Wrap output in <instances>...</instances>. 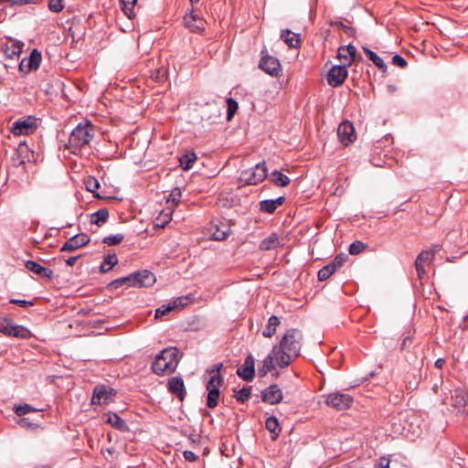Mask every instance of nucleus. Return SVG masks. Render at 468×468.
<instances>
[{
  "instance_id": "72a5a7b5",
  "label": "nucleus",
  "mask_w": 468,
  "mask_h": 468,
  "mask_svg": "<svg viewBox=\"0 0 468 468\" xmlns=\"http://www.w3.org/2000/svg\"><path fill=\"white\" fill-rule=\"evenodd\" d=\"M118 263V258L115 253L107 255L101 264L100 271L102 273L108 272Z\"/></svg>"
},
{
  "instance_id": "393cba45",
  "label": "nucleus",
  "mask_w": 468,
  "mask_h": 468,
  "mask_svg": "<svg viewBox=\"0 0 468 468\" xmlns=\"http://www.w3.org/2000/svg\"><path fill=\"white\" fill-rule=\"evenodd\" d=\"M281 38L288 45L289 48H296L300 46V35L292 33L289 29L282 30Z\"/></svg>"
},
{
  "instance_id": "774afa93",
  "label": "nucleus",
  "mask_w": 468,
  "mask_h": 468,
  "mask_svg": "<svg viewBox=\"0 0 468 468\" xmlns=\"http://www.w3.org/2000/svg\"><path fill=\"white\" fill-rule=\"evenodd\" d=\"M24 61H25V59H23V60L20 62V64H19V68H20V69H21V70L23 69Z\"/></svg>"
},
{
  "instance_id": "5fc2aeb1",
  "label": "nucleus",
  "mask_w": 468,
  "mask_h": 468,
  "mask_svg": "<svg viewBox=\"0 0 468 468\" xmlns=\"http://www.w3.org/2000/svg\"><path fill=\"white\" fill-rule=\"evenodd\" d=\"M10 303H14V304H17V305H19L21 307H24V308H27V307L34 305V302L26 301V300H18V299H11Z\"/></svg>"
},
{
  "instance_id": "e2e57ef3",
  "label": "nucleus",
  "mask_w": 468,
  "mask_h": 468,
  "mask_svg": "<svg viewBox=\"0 0 468 468\" xmlns=\"http://www.w3.org/2000/svg\"><path fill=\"white\" fill-rule=\"evenodd\" d=\"M389 461L382 459L377 468H388Z\"/></svg>"
},
{
  "instance_id": "603ef678",
  "label": "nucleus",
  "mask_w": 468,
  "mask_h": 468,
  "mask_svg": "<svg viewBox=\"0 0 468 468\" xmlns=\"http://www.w3.org/2000/svg\"><path fill=\"white\" fill-rule=\"evenodd\" d=\"M173 310V307L171 306V303H168L166 305H162L161 307L157 308L155 311V317H161L166 314H168L170 311Z\"/></svg>"
},
{
  "instance_id": "8fccbe9b",
  "label": "nucleus",
  "mask_w": 468,
  "mask_h": 468,
  "mask_svg": "<svg viewBox=\"0 0 468 468\" xmlns=\"http://www.w3.org/2000/svg\"><path fill=\"white\" fill-rule=\"evenodd\" d=\"M181 197V190L179 188H175L169 195L167 198V202H172L173 204H178Z\"/></svg>"
},
{
  "instance_id": "f03ea898",
  "label": "nucleus",
  "mask_w": 468,
  "mask_h": 468,
  "mask_svg": "<svg viewBox=\"0 0 468 468\" xmlns=\"http://www.w3.org/2000/svg\"><path fill=\"white\" fill-rule=\"evenodd\" d=\"M178 351L175 347L162 350L154 358L152 364L153 371L161 375L163 373H173L178 365Z\"/></svg>"
},
{
  "instance_id": "5701e85b",
  "label": "nucleus",
  "mask_w": 468,
  "mask_h": 468,
  "mask_svg": "<svg viewBox=\"0 0 468 468\" xmlns=\"http://www.w3.org/2000/svg\"><path fill=\"white\" fill-rule=\"evenodd\" d=\"M285 201L284 197H279L276 199H265L260 202V210L268 214H272L278 206H282Z\"/></svg>"
},
{
  "instance_id": "3c124183",
  "label": "nucleus",
  "mask_w": 468,
  "mask_h": 468,
  "mask_svg": "<svg viewBox=\"0 0 468 468\" xmlns=\"http://www.w3.org/2000/svg\"><path fill=\"white\" fill-rule=\"evenodd\" d=\"M392 64L401 69L406 68L408 65L406 59L399 55L393 56Z\"/></svg>"
},
{
  "instance_id": "f257e3e1",
  "label": "nucleus",
  "mask_w": 468,
  "mask_h": 468,
  "mask_svg": "<svg viewBox=\"0 0 468 468\" xmlns=\"http://www.w3.org/2000/svg\"><path fill=\"white\" fill-rule=\"evenodd\" d=\"M303 333L299 329H288L282 337L278 346H274V353H278L277 365L283 368L288 367L300 356L302 348Z\"/></svg>"
},
{
  "instance_id": "f8f14e48",
  "label": "nucleus",
  "mask_w": 468,
  "mask_h": 468,
  "mask_svg": "<svg viewBox=\"0 0 468 468\" xmlns=\"http://www.w3.org/2000/svg\"><path fill=\"white\" fill-rule=\"evenodd\" d=\"M261 400L270 405H275L282 401V391L277 384H271L268 388L261 390Z\"/></svg>"
},
{
  "instance_id": "6e6552de",
  "label": "nucleus",
  "mask_w": 468,
  "mask_h": 468,
  "mask_svg": "<svg viewBox=\"0 0 468 468\" xmlns=\"http://www.w3.org/2000/svg\"><path fill=\"white\" fill-rule=\"evenodd\" d=\"M0 332L15 337L27 338L29 332L22 325L15 324L6 317L0 318Z\"/></svg>"
},
{
  "instance_id": "338daca9",
  "label": "nucleus",
  "mask_w": 468,
  "mask_h": 468,
  "mask_svg": "<svg viewBox=\"0 0 468 468\" xmlns=\"http://www.w3.org/2000/svg\"><path fill=\"white\" fill-rule=\"evenodd\" d=\"M409 340H410V337H406V338L403 340V342H402V344H401V348H402V349L406 348V346H407V342H408Z\"/></svg>"
},
{
  "instance_id": "680f3d73",
  "label": "nucleus",
  "mask_w": 468,
  "mask_h": 468,
  "mask_svg": "<svg viewBox=\"0 0 468 468\" xmlns=\"http://www.w3.org/2000/svg\"><path fill=\"white\" fill-rule=\"evenodd\" d=\"M28 149L25 143H20L18 145V154H23L25 153H27Z\"/></svg>"
},
{
  "instance_id": "4d7b16f0",
  "label": "nucleus",
  "mask_w": 468,
  "mask_h": 468,
  "mask_svg": "<svg viewBox=\"0 0 468 468\" xmlns=\"http://www.w3.org/2000/svg\"><path fill=\"white\" fill-rule=\"evenodd\" d=\"M184 458L188 462H195L198 459V456L194 453L192 451H184L183 452Z\"/></svg>"
},
{
  "instance_id": "bf43d9fd",
  "label": "nucleus",
  "mask_w": 468,
  "mask_h": 468,
  "mask_svg": "<svg viewBox=\"0 0 468 468\" xmlns=\"http://www.w3.org/2000/svg\"><path fill=\"white\" fill-rule=\"evenodd\" d=\"M80 256H81V255L69 257V259H67V260H66V263H67V265H69V266H73V265L76 263L77 260H78L79 258H80Z\"/></svg>"
},
{
  "instance_id": "864d4df0",
  "label": "nucleus",
  "mask_w": 468,
  "mask_h": 468,
  "mask_svg": "<svg viewBox=\"0 0 468 468\" xmlns=\"http://www.w3.org/2000/svg\"><path fill=\"white\" fill-rule=\"evenodd\" d=\"M229 236V230H220L217 229L215 232H213V239L215 240H224Z\"/></svg>"
},
{
  "instance_id": "6ab92c4d",
  "label": "nucleus",
  "mask_w": 468,
  "mask_h": 468,
  "mask_svg": "<svg viewBox=\"0 0 468 468\" xmlns=\"http://www.w3.org/2000/svg\"><path fill=\"white\" fill-rule=\"evenodd\" d=\"M184 22L186 27L193 32H201L205 29L206 21L195 14L194 10L185 16Z\"/></svg>"
},
{
  "instance_id": "b1692460",
  "label": "nucleus",
  "mask_w": 468,
  "mask_h": 468,
  "mask_svg": "<svg viewBox=\"0 0 468 468\" xmlns=\"http://www.w3.org/2000/svg\"><path fill=\"white\" fill-rule=\"evenodd\" d=\"M278 353H274V347L271 352L262 361V367L259 368V376L265 377L268 372L275 368L273 361L277 362Z\"/></svg>"
},
{
  "instance_id": "79ce46f5",
  "label": "nucleus",
  "mask_w": 468,
  "mask_h": 468,
  "mask_svg": "<svg viewBox=\"0 0 468 468\" xmlns=\"http://www.w3.org/2000/svg\"><path fill=\"white\" fill-rule=\"evenodd\" d=\"M124 239L122 234L110 235L103 238L102 242L108 246H114L121 243Z\"/></svg>"
},
{
  "instance_id": "052dcab7",
  "label": "nucleus",
  "mask_w": 468,
  "mask_h": 468,
  "mask_svg": "<svg viewBox=\"0 0 468 468\" xmlns=\"http://www.w3.org/2000/svg\"><path fill=\"white\" fill-rule=\"evenodd\" d=\"M22 427H31L33 424L28 418H22L18 422Z\"/></svg>"
},
{
  "instance_id": "69168bd1",
  "label": "nucleus",
  "mask_w": 468,
  "mask_h": 468,
  "mask_svg": "<svg viewBox=\"0 0 468 468\" xmlns=\"http://www.w3.org/2000/svg\"><path fill=\"white\" fill-rule=\"evenodd\" d=\"M441 247L440 245H433L429 251L432 252V257H433L436 252L441 250Z\"/></svg>"
},
{
  "instance_id": "09e8293b",
  "label": "nucleus",
  "mask_w": 468,
  "mask_h": 468,
  "mask_svg": "<svg viewBox=\"0 0 468 468\" xmlns=\"http://www.w3.org/2000/svg\"><path fill=\"white\" fill-rule=\"evenodd\" d=\"M48 8L55 13L60 12L64 8L63 0H49Z\"/></svg>"
},
{
  "instance_id": "7ed1b4c3",
  "label": "nucleus",
  "mask_w": 468,
  "mask_h": 468,
  "mask_svg": "<svg viewBox=\"0 0 468 468\" xmlns=\"http://www.w3.org/2000/svg\"><path fill=\"white\" fill-rule=\"evenodd\" d=\"M92 125L90 122L80 123L70 133L67 147L71 153L76 154L83 146L90 144L93 138Z\"/></svg>"
},
{
  "instance_id": "37998d69",
  "label": "nucleus",
  "mask_w": 468,
  "mask_h": 468,
  "mask_svg": "<svg viewBox=\"0 0 468 468\" xmlns=\"http://www.w3.org/2000/svg\"><path fill=\"white\" fill-rule=\"evenodd\" d=\"M14 411L17 416H24L27 413L35 412L37 410L28 404H23L15 406Z\"/></svg>"
},
{
  "instance_id": "58836bf2",
  "label": "nucleus",
  "mask_w": 468,
  "mask_h": 468,
  "mask_svg": "<svg viewBox=\"0 0 468 468\" xmlns=\"http://www.w3.org/2000/svg\"><path fill=\"white\" fill-rule=\"evenodd\" d=\"M122 3V9L127 17L132 18L134 16L133 8L138 0H120Z\"/></svg>"
},
{
  "instance_id": "c9c22d12",
  "label": "nucleus",
  "mask_w": 468,
  "mask_h": 468,
  "mask_svg": "<svg viewBox=\"0 0 468 468\" xmlns=\"http://www.w3.org/2000/svg\"><path fill=\"white\" fill-rule=\"evenodd\" d=\"M21 52V48L16 43L5 46L3 49L4 56L8 59H17Z\"/></svg>"
},
{
  "instance_id": "aec40b11",
  "label": "nucleus",
  "mask_w": 468,
  "mask_h": 468,
  "mask_svg": "<svg viewBox=\"0 0 468 468\" xmlns=\"http://www.w3.org/2000/svg\"><path fill=\"white\" fill-rule=\"evenodd\" d=\"M25 267L31 272L38 275L42 278H47L48 280H51L54 276V272L52 270L48 268H45L41 266L39 263L34 261H27L25 263Z\"/></svg>"
},
{
  "instance_id": "412c9836",
  "label": "nucleus",
  "mask_w": 468,
  "mask_h": 468,
  "mask_svg": "<svg viewBox=\"0 0 468 468\" xmlns=\"http://www.w3.org/2000/svg\"><path fill=\"white\" fill-rule=\"evenodd\" d=\"M432 252L422 250L415 261V268L420 279L425 274V265L430 264L432 261Z\"/></svg>"
},
{
  "instance_id": "cd10ccee",
  "label": "nucleus",
  "mask_w": 468,
  "mask_h": 468,
  "mask_svg": "<svg viewBox=\"0 0 468 468\" xmlns=\"http://www.w3.org/2000/svg\"><path fill=\"white\" fill-rule=\"evenodd\" d=\"M106 422L121 431L128 430L126 422L116 413H109Z\"/></svg>"
},
{
  "instance_id": "2eb2a0df",
  "label": "nucleus",
  "mask_w": 468,
  "mask_h": 468,
  "mask_svg": "<svg viewBox=\"0 0 468 468\" xmlns=\"http://www.w3.org/2000/svg\"><path fill=\"white\" fill-rule=\"evenodd\" d=\"M237 375L245 381H252L255 377V363L251 354L247 356L243 365L237 369Z\"/></svg>"
},
{
  "instance_id": "20e7f679",
  "label": "nucleus",
  "mask_w": 468,
  "mask_h": 468,
  "mask_svg": "<svg viewBox=\"0 0 468 468\" xmlns=\"http://www.w3.org/2000/svg\"><path fill=\"white\" fill-rule=\"evenodd\" d=\"M122 284L130 287H149L155 282V276L147 270L135 271L128 276L121 277Z\"/></svg>"
},
{
  "instance_id": "bb28decb",
  "label": "nucleus",
  "mask_w": 468,
  "mask_h": 468,
  "mask_svg": "<svg viewBox=\"0 0 468 468\" xmlns=\"http://www.w3.org/2000/svg\"><path fill=\"white\" fill-rule=\"evenodd\" d=\"M362 49L368 58V59H370L378 69H380L382 72L387 71L388 67L385 64L384 60L378 55H377L374 51L366 47H363Z\"/></svg>"
},
{
  "instance_id": "c756f323",
  "label": "nucleus",
  "mask_w": 468,
  "mask_h": 468,
  "mask_svg": "<svg viewBox=\"0 0 468 468\" xmlns=\"http://www.w3.org/2000/svg\"><path fill=\"white\" fill-rule=\"evenodd\" d=\"M109 218V211L107 208H101L90 215V222L99 227L102 226Z\"/></svg>"
},
{
  "instance_id": "0e129e2a",
  "label": "nucleus",
  "mask_w": 468,
  "mask_h": 468,
  "mask_svg": "<svg viewBox=\"0 0 468 468\" xmlns=\"http://www.w3.org/2000/svg\"><path fill=\"white\" fill-rule=\"evenodd\" d=\"M445 364V359L444 358H438L435 363H434V366L437 367V368H441Z\"/></svg>"
},
{
  "instance_id": "c03bdc74",
  "label": "nucleus",
  "mask_w": 468,
  "mask_h": 468,
  "mask_svg": "<svg viewBox=\"0 0 468 468\" xmlns=\"http://www.w3.org/2000/svg\"><path fill=\"white\" fill-rule=\"evenodd\" d=\"M189 303H190V296L186 295V296L178 297L176 300H174L173 303H171V306L173 307V310H175V309H178V308H183V307L186 306Z\"/></svg>"
},
{
  "instance_id": "c85d7f7f",
  "label": "nucleus",
  "mask_w": 468,
  "mask_h": 468,
  "mask_svg": "<svg viewBox=\"0 0 468 468\" xmlns=\"http://www.w3.org/2000/svg\"><path fill=\"white\" fill-rule=\"evenodd\" d=\"M265 427L271 433V440L274 441L279 437L281 428L276 417L271 416L267 418Z\"/></svg>"
},
{
  "instance_id": "2f4dec72",
  "label": "nucleus",
  "mask_w": 468,
  "mask_h": 468,
  "mask_svg": "<svg viewBox=\"0 0 468 468\" xmlns=\"http://www.w3.org/2000/svg\"><path fill=\"white\" fill-rule=\"evenodd\" d=\"M280 319L278 316L276 315H271L269 320H268V324L265 327V329L263 330L262 332V335L264 337H271L275 332H276V328L277 326L280 324Z\"/></svg>"
},
{
  "instance_id": "0eeeda50",
  "label": "nucleus",
  "mask_w": 468,
  "mask_h": 468,
  "mask_svg": "<svg viewBox=\"0 0 468 468\" xmlns=\"http://www.w3.org/2000/svg\"><path fill=\"white\" fill-rule=\"evenodd\" d=\"M117 391L105 385H98L94 388L91 404L101 405L108 404L116 396Z\"/></svg>"
},
{
  "instance_id": "7c9ffc66",
  "label": "nucleus",
  "mask_w": 468,
  "mask_h": 468,
  "mask_svg": "<svg viewBox=\"0 0 468 468\" xmlns=\"http://www.w3.org/2000/svg\"><path fill=\"white\" fill-rule=\"evenodd\" d=\"M270 179L275 186L282 187L287 186L291 182L290 178L286 175L277 170L271 173Z\"/></svg>"
},
{
  "instance_id": "a18cd8bd",
  "label": "nucleus",
  "mask_w": 468,
  "mask_h": 468,
  "mask_svg": "<svg viewBox=\"0 0 468 468\" xmlns=\"http://www.w3.org/2000/svg\"><path fill=\"white\" fill-rule=\"evenodd\" d=\"M227 106H228L227 117H228V120H230L233 117V115L235 114V112H237L239 105H238V102L234 99L229 98V99H227Z\"/></svg>"
},
{
  "instance_id": "1a4fd4ad",
  "label": "nucleus",
  "mask_w": 468,
  "mask_h": 468,
  "mask_svg": "<svg viewBox=\"0 0 468 468\" xmlns=\"http://www.w3.org/2000/svg\"><path fill=\"white\" fill-rule=\"evenodd\" d=\"M352 402L353 398L350 395L339 392L328 394L325 399V403L328 406L337 410H344L350 408Z\"/></svg>"
},
{
  "instance_id": "f3484780",
  "label": "nucleus",
  "mask_w": 468,
  "mask_h": 468,
  "mask_svg": "<svg viewBox=\"0 0 468 468\" xmlns=\"http://www.w3.org/2000/svg\"><path fill=\"white\" fill-rule=\"evenodd\" d=\"M452 405L458 412H468V394L463 389H455L452 396Z\"/></svg>"
},
{
  "instance_id": "de8ad7c7",
  "label": "nucleus",
  "mask_w": 468,
  "mask_h": 468,
  "mask_svg": "<svg viewBox=\"0 0 468 468\" xmlns=\"http://www.w3.org/2000/svg\"><path fill=\"white\" fill-rule=\"evenodd\" d=\"M348 259V256L345 253H340L335 257L330 262L336 270L340 269Z\"/></svg>"
},
{
  "instance_id": "f704fd0d",
  "label": "nucleus",
  "mask_w": 468,
  "mask_h": 468,
  "mask_svg": "<svg viewBox=\"0 0 468 468\" xmlns=\"http://www.w3.org/2000/svg\"><path fill=\"white\" fill-rule=\"evenodd\" d=\"M84 184H85V186H86V189L89 191V192H91L93 193V197H97V198H103L101 196H100L99 193H97V190L99 189L100 187V183L99 181L93 177V176H88L85 180H84Z\"/></svg>"
},
{
  "instance_id": "ddd939ff",
  "label": "nucleus",
  "mask_w": 468,
  "mask_h": 468,
  "mask_svg": "<svg viewBox=\"0 0 468 468\" xmlns=\"http://www.w3.org/2000/svg\"><path fill=\"white\" fill-rule=\"evenodd\" d=\"M259 67L271 76L278 77L282 73L279 59L271 56L262 57Z\"/></svg>"
},
{
  "instance_id": "49530a36",
  "label": "nucleus",
  "mask_w": 468,
  "mask_h": 468,
  "mask_svg": "<svg viewBox=\"0 0 468 468\" xmlns=\"http://www.w3.org/2000/svg\"><path fill=\"white\" fill-rule=\"evenodd\" d=\"M366 248L365 244L362 241L356 240L350 244L349 246V253L351 255H357L364 250Z\"/></svg>"
},
{
  "instance_id": "473e14b6",
  "label": "nucleus",
  "mask_w": 468,
  "mask_h": 468,
  "mask_svg": "<svg viewBox=\"0 0 468 468\" xmlns=\"http://www.w3.org/2000/svg\"><path fill=\"white\" fill-rule=\"evenodd\" d=\"M197 160V155L194 152H187L179 158L180 166L183 170H189L193 167Z\"/></svg>"
},
{
  "instance_id": "423d86ee",
  "label": "nucleus",
  "mask_w": 468,
  "mask_h": 468,
  "mask_svg": "<svg viewBox=\"0 0 468 468\" xmlns=\"http://www.w3.org/2000/svg\"><path fill=\"white\" fill-rule=\"evenodd\" d=\"M223 384V377L221 375H212L206 384L207 390V406L209 409H215L218 404L220 396L219 388Z\"/></svg>"
},
{
  "instance_id": "dca6fc26",
  "label": "nucleus",
  "mask_w": 468,
  "mask_h": 468,
  "mask_svg": "<svg viewBox=\"0 0 468 468\" xmlns=\"http://www.w3.org/2000/svg\"><path fill=\"white\" fill-rule=\"evenodd\" d=\"M90 242V238L84 233L77 234L69 239L61 247V251H74Z\"/></svg>"
},
{
  "instance_id": "13d9d810",
  "label": "nucleus",
  "mask_w": 468,
  "mask_h": 468,
  "mask_svg": "<svg viewBox=\"0 0 468 468\" xmlns=\"http://www.w3.org/2000/svg\"><path fill=\"white\" fill-rule=\"evenodd\" d=\"M122 282L121 281V278H118V279H115L113 280L112 282H111L109 284H108V288L110 290H115V289H118L120 288L121 286H122Z\"/></svg>"
},
{
  "instance_id": "4be33fe9",
  "label": "nucleus",
  "mask_w": 468,
  "mask_h": 468,
  "mask_svg": "<svg viewBox=\"0 0 468 468\" xmlns=\"http://www.w3.org/2000/svg\"><path fill=\"white\" fill-rule=\"evenodd\" d=\"M283 246V239H281L277 233H271L263 239L259 248L261 250H271Z\"/></svg>"
},
{
  "instance_id": "9b49d317",
  "label": "nucleus",
  "mask_w": 468,
  "mask_h": 468,
  "mask_svg": "<svg viewBox=\"0 0 468 468\" xmlns=\"http://www.w3.org/2000/svg\"><path fill=\"white\" fill-rule=\"evenodd\" d=\"M37 129L36 121L32 117L26 120H18L13 123L12 133L14 135H29Z\"/></svg>"
},
{
  "instance_id": "a878e982",
  "label": "nucleus",
  "mask_w": 468,
  "mask_h": 468,
  "mask_svg": "<svg viewBox=\"0 0 468 468\" xmlns=\"http://www.w3.org/2000/svg\"><path fill=\"white\" fill-rule=\"evenodd\" d=\"M356 54V48L353 45L349 44L338 48L337 58L339 59L345 58L347 60V65H350L351 62L355 59Z\"/></svg>"
},
{
  "instance_id": "9d476101",
  "label": "nucleus",
  "mask_w": 468,
  "mask_h": 468,
  "mask_svg": "<svg viewBox=\"0 0 468 468\" xmlns=\"http://www.w3.org/2000/svg\"><path fill=\"white\" fill-rule=\"evenodd\" d=\"M348 65L333 66L327 73V82L332 87H338L344 83L347 77Z\"/></svg>"
},
{
  "instance_id": "4c0bfd02",
  "label": "nucleus",
  "mask_w": 468,
  "mask_h": 468,
  "mask_svg": "<svg viewBox=\"0 0 468 468\" xmlns=\"http://www.w3.org/2000/svg\"><path fill=\"white\" fill-rule=\"evenodd\" d=\"M337 270L331 264L324 266L317 273L318 280L323 282L329 279Z\"/></svg>"
},
{
  "instance_id": "4468645a",
  "label": "nucleus",
  "mask_w": 468,
  "mask_h": 468,
  "mask_svg": "<svg viewBox=\"0 0 468 468\" xmlns=\"http://www.w3.org/2000/svg\"><path fill=\"white\" fill-rule=\"evenodd\" d=\"M337 136L345 145L353 143L356 138L353 123L348 121L341 122L337 129Z\"/></svg>"
},
{
  "instance_id": "a211bd4d",
  "label": "nucleus",
  "mask_w": 468,
  "mask_h": 468,
  "mask_svg": "<svg viewBox=\"0 0 468 468\" xmlns=\"http://www.w3.org/2000/svg\"><path fill=\"white\" fill-rule=\"evenodd\" d=\"M167 388L170 393L176 395L180 401H183L186 396L185 384L180 377H172L168 379Z\"/></svg>"
},
{
  "instance_id": "6e6d98bb",
  "label": "nucleus",
  "mask_w": 468,
  "mask_h": 468,
  "mask_svg": "<svg viewBox=\"0 0 468 468\" xmlns=\"http://www.w3.org/2000/svg\"><path fill=\"white\" fill-rule=\"evenodd\" d=\"M223 367L222 363L214 364L207 369V372L212 375H220V370Z\"/></svg>"
},
{
  "instance_id": "39448f33",
  "label": "nucleus",
  "mask_w": 468,
  "mask_h": 468,
  "mask_svg": "<svg viewBox=\"0 0 468 468\" xmlns=\"http://www.w3.org/2000/svg\"><path fill=\"white\" fill-rule=\"evenodd\" d=\"M267 167L265 162L257 164L253 168L241 172L239 180L245 185H258L267 177Z\"/></svg>"
},
{
  "instance_id": "a19ab883",
  "label": "nucleus",
  "mask_w": 468,
  "mask_h": 468,
  "mask_svg": "<svg viewBox=\"0 0 468 468\" xmlns=\"http://www.w3.org/2000/svg\"><path fill=\"white\" fill-rule=\"evenodd\" d=\"M330 25L332 27H335L337 28L342 29L343 32L346 34L348 37H354L356 34V29L354 27H348L343 24L341 21H330Z\"/></svg>"
},
{
  "instance_id": "e433bc0d",
  "label": "nucleus",
  "mask_w": 468,
  "mask_h": 468,
  "mask_svg": "<svg viewBox=\"0 0 468 468\" xmlns=\"http://www.w3.org/2000/svg\"><path fill=\"white\" fill-rule=\"evenodd\" d=\"M41 58V53L37 49H33L27 60L28 69H37L40 66Z\"/></svg>"
},
{
  "instance_id": "ea45409f",
  "label": "nucleus",
  "mask_w": 468,
  "mask_h": 468,
  "mask_svg": "<svg viewBox=\"0 0 468 468\" xmlns=\"http://www.w3.org/2000/svg\"><path fill=\"white\" fill-rule=\"evenodd\" d=\"M250 394H251V387H243L241 389H239L235 394V399L239 402L244 403L245 401H247L250 399Z\"/></svg>"
}]
</instances>
